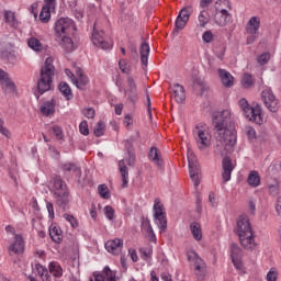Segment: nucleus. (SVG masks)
Returning <instances> with one entry per match:
<instances>
[{"label": "nucleus", "instance_id": "1", "mask_svg": "<svg viewBox=\"0 0 281 281\" xmlns=\"http://www.w3.org/2000/svg\"><path fill=\"white\" fill-rule=\"evenodd\" d=\"M232 121V109L226 108L213 115V125L216 131V146L214 151L216 155H227L232 153V148L236 146L238 136L235 128H227L228 122Z\"/></svg>", "mask_w": 281, "mask_h": 281}, {"label": "nucleus", "instance_id": "2", "mask_svg": "<svg viewBox=\"0 0 281 281\" xmlns=\"http://www.w3.org/2000/svg\"><path fill=\"white\" fill-rule=\"evenodd\" d=\"M234 232L236 236H238L239 243L244 249L254 251V249L258 247V243H256V233H254V227H251L249 216L240 215L237 220Z\"/></svg>", "mask_w": 281, "mask_h": 281}, {"label": "nucleus", "instance_id": "3", "mask_svg": "<svg viewBox=\"0 0 281 281\" xmlns=\"http://www.w3.org/2000/svg\"><path fill=\"white\" fill-rule=\"evenodd\" d=\"M238 105L240 110L244 113V116L249 122H254L255 124L262 125L265 124V114H262V106L258 103H252V105L249 104V101L247 99L241 98L238 101Z\"/></svg>", "mask_w": 281, "mask_h": 281}, {"label": "nucleus", "instance_id": "4", "mask_svg": "<svg viewBox=\"0 0 281 281\" xmlns=\"http://www.w3.org/2000/svg\"><path fill=\"white\" fill-rule=\"evenodd\" d=\"M54 58H46L44 67H42L41 69V78L37 82L38 93L43 94L52 89V81L54 80Z\"/></svg>", "mask_w": 281, "mask_h": 281}, {"label": "nucleus", "instance_id": "5", "mask_svg": "<svg viewBox=\"0 0 281 281\" xmlns=\"http://www.w3.org/2000/svg\"><path fill=\"white\" fill-rule=\"evenodd\" d=\"M153 218L155 225H157L160 234L166 233L168 229V218L166 217V209L161 200L156 198L153 206Z\"/></svg>", "mask_w": 281, "mask_h": 281}, {"label": "nucleus", "instance_id": "6", "mask_svg": "<svg viewBox=\"0 0 281 281\" xmlns=\"http://www.w3.org/2000/svg\"><path fill=\"white\" fill-rule=\"evenodd\" d=\"M193 135L199 150H205L212 146V134L206 125H196Z\"/></svg>", "mask_w": 281, "mask_h": 281}, {"label": "nucleus", "instance_id": "7", "mask_svg": "<svg viewBox=\"0 0 281 281\" xmlns=\"http://www.w3.org/2000/svg\"><path fill=\"white\" fill-rule=\"evenodd\" d=\"M56 36H71L76 34V22L71 18H60L55 22Z\"/></svg>", "mask_w": 281, "mask_h": 281}, {"label": "nucleus", "instance_id": "8", "mask_svg": "<svg viewBox=\"0 0 281 281\" xmlns=\"http://www.w3.org/2000/svg\"><path fill=\"white\" fill-rule=\"evenodd\" d=\"M188 161H189V175L193 181L195 188L201 186V167L196 160V156L192 151H188Z\"/></svg>", "mask_w": 281, "mask_h": 281}, {"label": "nucleus", "instance_id": "9", "mask_svg": "<svg viewBox=\"0 0 281 281\" xmlns=\"http://www.w3.org/2000/svg\"><path fill=\"white\" fill-rule=\"evenodd\" d=\"M261 99L266 109H268L270 113H278V111H280V100L276 98V94H273V91L270 90V88L262 90Z\"/></svg>", "mask_w": 281, "mask_h": 281}, {"label": "nucleus", "instance_id": "10", "mask_svg": "<svg viewBox=\"0 0 281 281\" xmlns=\"http://www.w3.org/2000/svg\"><path fill=\"white\" fill-rule=\"evenodd\" d=\"M188 260L189 262L194 263L195 269V276L199 281L205 280V273H207V270L205 269V261L199 257V254L196 251L191 250L188 252Z\"/></svg>", "mask_w": 281, "mask_h": 281}, {"label": "nucleus", "instance_id": "11", "mask_svg": "<svg viewBox=\"0 0 281 281\" xmlns=\"http://www.w3.org/2000/svg\"><path fill=\"white\" fill-rule=\"evenodd\" d=\"M65 74L77 89H85L89 85V77L80 68H76L75 74L69 69H65Z\"/></svg>", "mask_w": 281, "mask_h": 281}, {"label": "nucleus", "instance_id": "12", "mask_svg": "<svg viewBox=\"0 0 281 281\" xmlns=\"http://www.w3.org/2000/svg\"><path fill=\"white\" fill-rule=\"evenodd\" d=\"M91 42L95 47H99L100 49H113V43L106 42L104 40V31H98L95 29V24L91 36Z\"/></svg>", "mask_w": 281, "mask_h": 281}, {"label": "nucleus", "instance_id": "13", "mask_svg": "<svg viewBox=\"0 0 281 281\" xmlns=\"http://www.w3.org/2000/svg\"><path fill=\"white\" fill-rule=\"evenodd\" d=\"M190 14H192V7H184L180 10L177 19H176V30H183L186 25H188V21H190Z\"/></svg>", "mask_w": 281, "mask_h": 281}, {"label": "nucleus", "instance_id": "14", "mask_svg": "<svg viewBox=\"0 0 281 281\" xmlns=\"http://www.w3.org/2000/svg\"><path fill=\"white\" fill-rule=\"evenodd\" d=\"M93 277L94 281H117L115 271L111 270L109 266H105L102 272H94ZM89 281H93V279Z\"/></svg>", "mask_w": 281, "mask_h": 281}, {"label": "nucleus", "instance_id": "15", "mask_svg": "<svg viewBox=\"0 0 281 281\" xmlns=\"http://www.w3.org/2000/svg\"><path fill=\"white\" fill-rule=\"evenodd\" d=\"M124 247V239L114 238L110 239L105 243V249L109 254H113V256H117L122 254V249Z\"/></svg>", "mask_w": 281, "mask_h": 281}, {"label": "nucleus", "instance_id": "16", "mask_svg": "<svg viewBox=\"0 0 281 281\" xmlns=\"http://www.w3.org/2000/svg\"><path fill=\"white\" fill-rule=\"evenodd\" d=\"M222 168H223V180L229 181L232 179V172H234V164H232L231 157H225L222 161Z\"/></svg>", "mask_w": 281, "mask_h": 281}, {"label": "nucleus", "instance_id": "17", "mask_svg": "<svg viewBox=\"0 0 281 281\" xmlns=\"http://www.w3.org/2000/svg\"><path fill=\"white\" fill-rule=\"evenodd\" d=\"M25 249V241H23V236L16 234L14 235L13 243L9 246V251L12 254H23Z\"/></svg>", "mask_w": 281, "mask_h": 281}, {"label": "nucleus", "instance_id": "18", "mask_svg": "<svg viewBox=\"0 0 281 281\" xmlns=\"http://www.w3.org/2000/svg\"><path fill=\"white\" fill-rule=\"evenodd\" d=\"M260 32V16H251L246 24L247 34H258Z\"/></svg>", "mask_w": 281, "mask_h": 281}, {"label": "nucleus", "instance_id": "19", "mask_svg": "<svg viewBox=\"0 0 281 281\" xmlns=\"http://www.w3.org/2000/svg\"><path fill=\"white\" fill-rule=\"evenodd\" d=\"M0 85L3 91H5V93H15L16 91V86L10 79V77L8 76V72H5L3 77L0 78Z\"/></svg>", "mask_w": 281, "mask_h": 281}, {"label": "nucleus", "instance_id": "20", "mask_svg": "<svg viewBox=\"0 0 281 281\" xmlns=\"http://www.w3.org/2000/svg\"><path fill=\"white\" fill-rule=\"evenodd\" d=\"M232 19V14L221 12V11H215L213 21L216 23V25H220V27H225L229 23Z\"/></svg>", "mask_w": 281, "mask_h": 281}, {"label": "nucleus", "instance_id": "21", "mask_svg": "<svg viewBox=\"0 0 281 281\" xmlns=\"http://www.w3.org/2000/svg\"><path fill=\"white\" fill-rule=\"evenodd\" d=\"M218 76L221 78V81H222V85L224 87H234V76H232V72L223 69V68H220L218 70Z\"/></svg>", "mask_w": 281, "mask_h": 281}, {"label": "nucleus", "instance_id": "22", "mask_svg": "<svg viewBox=\"0 0 281 281\" xmlns=\"http://www.w3.org/2000/svg\"><path fill=\"white\" fill-rule=\"evenodd\" d=\"M142 232L143 234H146L150 243H157V235H155V231L153 229V225H150V221L148 220L143 221Z\"/></svg>", "mask_w": 281, "mask_h": 281}, {"label": "nucleus", "instance_id": "23", "mask_svg": "<svg viewBox=\"0 0 281 281\" xmlns=\"http://www.w3.org/2000/svg\"><path fill=\"white\" fill-rule=\"evenodd\" d=\"M40 111L46 117L49 115H54V113H56V101L52 99L50 101L42 103Z\"/></svg>", "mask_w": 281, "mask_h": 281}, {"label": "nucleus", "instance_id": "24", "mask_svg": "<svg viewBox=\"0 0 281 281\" xmlns=\"http://www.w3.org/2000/svg\"><path fill=\"white\" fill-rule=\"evenodd\" d=\"M190 232L196 243H201V240H203V228L201 227V224L192 222L190 224Z\"/></svg>", "mask_w": 281, "mask_h": 281}, {"label": "nucleus", "instance_id": "25", "mask_svg": "<svg viewBox=\"0 0 281 281\" xmlns=\"http://www.w3.org/2000/svg\"><path fill=\"white\" fill-rule=\"evenodd\" d=\"M27 46L30 47V49L35 52V54H41V52H43L45 49L43 42H41V40H38L37 37H34V36H31L27 40Z\"/></svg>", "mask_w": 281, "mask_h": 281}, {"label": "nucleus", "instance_id": "26", "mask_svg": "<svg viewBox=\"0 0 281 281\" xmlns=\"http://www.w3.org/2000/svg\"><path fill=\"white\" fill-rule=\"evenodd\" d=\"M48 232H49V236L54 243H57V244L63 243V229H60L59 226H57L56 224H52L49 226Z\"/></svg>", "mask_w": 281, "mask_h": 281}, {"label": "nucleus", "instance_id": "27", "mask_svg": "<svg viewBox=\"0 0 281 281\" xmlns=\"http://www.w3.org/2000/svg\"><path fill=\"white\" fill-rule=\"evenodd\" d=\"M173 91V98L178 104H181L182 102H186V90L183 89V86L176 83L172 88Z\"/></svg>", "mask_w": 281, "mask_h": 281}, {"label": "nucleus", "instance_id": "28", "mask_svg": "<svg viewBox=\"0 0 281 281\" xmlns=\"http://www.w3.org/2000/svg\"><path fill=\"white\" fill-rule=\"evenodd\" d=\"M60 169L64 172H72L74 175H76V177L82 176V171L80 170V167L74 162H64L60 165Z\"/></svg>", "mask_w": 281, "mask_h": 281}, {"label": "nucleus", "instance_id": "29", "mask_svg": "<svg viewBox=\"0 0 281 281\" xmlns=\"http://www.w3.org/2000/svg\"><path fill=\"white\" fill-rule=\"evenodd\" d=\"M55 196L58 205H60L61 207H67V204L69 203V201H71V195H69V189L61 192L57 191V194H55Z\"/></svg>", "mask_w": 281, "mask_h": 281}, {"label": "nucleus", "instance_id": "30", "mask_svg": "<svg viewBox=\"0 0 281 281\" xmlns=\"http://www.w3.org/2000/svg\"><path fill=\"white\" fill-rule=\"evenodd\" d=\"M127 92L131 102H135V100H137V86L133 77H127Z\"/></svg>", "mask_w": 281, "mask_h": 281}, {"label": "nucleus", "instance_id": "31", "mask_svg": "<svg viewBox=\"0 0 281 281\" xmlns=\"http://www.w3.org/2000/svg\"><path fill=\"white\" fill-rule=\"evenodd\" d=\"M215 12H224L229 14V12H232V3L229 2V0H217L215 2Z\"/></svg>", "mask_w": 281, "mask_h": 281}, {"label": "nucleus", "instance_id": "32", "mask_svg": "<svg viewBox=\"0 0 281 281\" xmlns=\"http://www.w3.org/2000/svg\"><path fill=\"white\" fill-rule=\"evenodd\" d=\"M148 56H150V45L143 43L140 45V63L145 67H148Z\"/></svg>", "mask_w": 281, "mask_h": 281}, {"label": "nucleus", "instance_id": "33", "mask_svg": "<svg viewBox=\"0 0 281 281\" xmlns=\"http://www.w3.org/2000/svg\"><path fill=\"white\" fill-rule=\"evenodd\" d=\"M48 271L53 278H63V267H60V263L56 261H52L48 265Z\"/></svg>", "mask_w": 281, "mask_h": 281}, {"label": "nucleus", "instance_id": "34", "mask_svg": "<svg viewBox=\"0 0 281 281\" xmlns=\"http://www.w3.org/2000/svg\"><path fill=\"white\" fill-rule=\"evenodd\" d=\"M59 92L66 100H74V92L71 91V87H69V83L63 81L58 86Z\"/></svg>", "mask_w": 281, "mask_h": 281}, {"label": "nucleus", "instance_id": "35", "mask_svg": "<svg viewBox=\"0 0 281 281\" xmlns=\"http://www.w3.org/2000/svg\"><path fill=\"white\" fill-rule=\"evenodd\" d=\"M119 170L123 181L122 188H128V168H126L124 160L119 161Z\"/></svg>", "mask_w": 281, "mask_h": 281}, {"label": "nucleus", "instance_id": "36", "mask_svg": "<svg viewBox=\"0 0 281 281\" xmlns=\"http://www.w3.org/2000/svg\"><path fill=\"white\" fill-rule=\"evenodd\" d=\"M260 173H258V171L252 170L249 172L247 183L250 188H258L260 186Z\"/></svg>", "mask_w": 281, "mask_h": 281}, {"label": "nucleus", "instance_id": "37", "mask_svg": "<svg viewBox=\"0 0 281 281\" xmlns=\"http://www.w3.org/2000/svg\"><path fill=\"white\" fill-rule=\"evenodd\" d=\"M35 269L42 281H52V277H49V270H47V268H45L43 265L37 263Z\"/></svg>", "mask_w": 281, "mask_h": 281}, {"label": "nucleus", "instance_id": "38", "mask_svg": "<svg viewBox=\"0 0 281 281\" xmlns=\"http://www.w3.org/2000/svg\"><path fill=\"white\" fill-rule=\"evenodd\" d=\"M5 23L10 25V27H19V20L16 19V14L12 11L4 12Z\"/></svg>", "mask_w": 281, "mask_h": 281}, {"label": "nucleus", "instance_id": "39", "mask_svg": "<svg viewBox=\"0 0 281 281\" xmlns=\"http://www.w3.org/2000/svg\"><path fill=\"white\" fill-rule=\"evenodd\" d=\"M57 38H61L60 45L67 52H74V41L69 35L58 36Z\"/></svg>", "mask_w": 281, "mask_h": 281}, {"label": "nucleus", "instance_id": "40", "mask_svg": "<svg viewBox=\"0 0 281 281\" xmlns=\"http://www.w3.org/2000/svg\"><path fill=\"white\" fill-rule=\"evenodd\" d=\"M198 21L200 27H205L207 23H210V13L207 12V10L203 9L202 11H200L198 15Z\"/></svg>", "mask_w": 281, "mask_h": 281}, {"label": "nucleus", "instance_id": "41", "mask_svg": "<svg viewBox=\"0 0 281 281\" xmlns=\"http://www.w3.org/2000/svg\"><path fill=\"white\" fill-rule=\"evenodd\" d=\"M67 183L63 181V179H56L53 186V192L54 194H58V192H65L67 191Z\"/></svg>", "mask_w": 281, "mask_h": 281}, {"label": "nucleus", "instance_id": "42", "mask_svg": "<svg viewBox=\"0 0 281 281\" xmlns=\"http://www.w3.org/2000/svg\"><path fill=\"white\" fill-rule=\"evenodd\" d=\"M231 258L232 260H241L243 259V249L238 245H231Z\"/></svg>", "mask_w": 281, "mask_h": 281}, {"label": "nucleus", "instance_id": "43", "mask_svg": "<svg viewBox=\"0 0 281 281\" xmlns=\"http://www.w3.org/2000/svg\"><path fill=\"white\" fill-rule=\"evenodd\" d=\"M50 20H52V9L47 7H43L40 13V21H42V23H49Z\"/></svg>", "mask_w": 281, "mask_h": 281}, {"label": "nucleus", "instance_id": "44", "mask_svg": "<svg viewBox=\"0 0 281 281\" xmlns=\"http://www.w3.org/2000/svg\"><path fill=\"white\" fill-rule=\"evenodd\" d=\"M149 159L155 161L159 168L164 166V160L159 159V154L157 153V147H151L149 150Z\"/></svg>", "mask_w": 281, "mask_h": 281}, {"label": "nucleus", "instance_id": "45", "mask_svg": "<svg viewBox=\"0 0 281 281\" xmlns=\"http://www.w3.org/2000/svg\"><path fill=\"white\" fill-rule=\"evenodd\" d=\"M143 260H150L153 258V245H148L139 249Z\"/></svg>", "mask_w": 281, "mask_h": 281}, {"label": "nucleus", "instance_id": "46", "mask_svg": "<svg viewBox=\"0 0 281 281\" xmlns=\"http://www.w3.org/2000/svg\"><path fill=\"white\" fill-rule=\"evenodd\" d=\"M105 128L106 124H104V121H99L93 130L95 137H102V135H104Z\"/></svg>", "mask_w": 281, "mask_h": 281}, {"label": "nucleus", "instance_id": "47", "mask_svg": "<svg viewBox=\"0 0 281 281\" xmlns=\"http://www.w3.org/2000/svg\"><path fill=\"white\" fill-rule=\"evenodd\" d=\"M241 86L244 89H249L250 87H254V77L249 74H245L241 77Z\"/></svg>", "mask_w": 281, "mask_h": 281}, {"label": "nucleus", "instance_id": "48", "mask_svg": "<svg viewBox=\"0 0 281 281\" xmlns=\"http://www.w3.org/2000/svg\"><path fill=\"white\" fill-rule=\"evenodd\" d=\"M268 192L272 196H278L280 192V183L278 182V180H274L273 183H268Z\"/></svg>", "mask_w": 281, "mask_h": 281}, {"label": "nucleus", "instance_id": "49", "mask_svg": "<svg viewBox=\"0 0 281 281\" xmlns=\"http://www.w3.org/2000/svg\"><path fill=\"white\" fill-rule=\"evenodd\" d=\"M103 212H104V216H105V218H108V221H114L115 209H113V206H111V205L104 206Z\"/></svg>", "mask_w": 281, "mask_h": 281}, {"label": "nucleus", "instance_id": "50", "mask_svg": "<svg viewBox=\"0 0 281 281\" xmlns=\"http://www.w3.org/2000/svg\"><path fill=\"white\" fill-rule=\"evenodd\" d=\"M98 192L101 199H111V193L109 192V187H106V184H100L98 187Z\"/></svg>", "mask_w": 281, "mask_h": 281}, {"label": "nucleus", "instance_id": "51", "mask_svg": "<svg viewBox=\"0 0 281 281\" xmlns=\"http://www.w3.org/2000/svg\"><path fill=\"white\" fill-rule=\"evenodd\" d=\"M119 68L121 69L122 74H126L127 76L131 74V66L126 59L119 60Z\"/></svg>", "mask_w": 281, "mask_h": 281}, {"label": "nucleus", "instance_id": "52", "mask_svg": "<svg viewBox=\"0 0 281 281\" xmlns=\"http://www.w3.org/2000/svg\"><path fill=\"white\" fill-rule=\"evenodd\" d=\"M64 218H65V221H67V223L70 224V226L74 229H76V227H78V220L76 217H74V215L65 213Z\"/></svg>", "mask_w": 281, "mask_h": 281}, {"label": "nucleus", "instance_id": "53", "mask_svg": "<svg viewBox=\"0 0 281 281\" xmlns=\"http://www.w3.org/2000/svg\"><path fill=\"white\" fill-rule=\"evenodd\" d=\"M0 135H3V137H7V139L12 138V132L8 130V127L3 126V120L0 119Z\"/></svg>", "mask_w": 281, "mask_h": 281}, {"label": "nucleus", "instance_id": "54", "mask_svg": "<svg viewBox=\"0 0 281 281\" xmlns=\"http://www.w3.org/2000/svg\"><path fill=\"white\" fill-rule=\"evenodd\" d=\"M270 59H271V54L263 53L257 58V63H259V65H267V63H269Z\"/></svg>", "mask_w": 281, "mask_h": 281}, {"label": "nucleus", "instance_id": "55", "mask_svg": "<svg viewBox=\"0 0 281 281\" xmlns=\"http://www.w3.org/2000/svg\"><path fill=\"white\" fill-rule=\"evenodd\" d=\"M245 133L249 139V142H254L256 139V130L251 126H246L245 127Z\"/></svg>", "mask_w": 281, "mask_h": 281}, {"label": "nucleus", "instance_id": "56", "mask_svg": "<svg viewBox=\"0 0 281 281\" xmlns=\"http://www.w3.org/2000/svg\"><path fill=\"white\" fill-rule=\"evenodd\" d=\"M82 113L88 120H93V117H95V110L93 108H86L82 110Z\"/></svg>", "mask_w": 281, "mask_h": 281}, {"label": "nucleus", "instance_id": "57", "mask_svg": "<svg viewBox=\"0 0 281 281\" xmlns=\"http://www.w3.org/2000/svg\"><path fill=\"white\" fill-rule=\"evenodd\" d=\"M232 262L237 271L245 273V267L243 266V259H233Z\"/></svg>", "mask_w": 281, "mask_h": 281}, {"label": "nucleus", "instance_id": "58", "mask_svg": "<svg viewBox=\"0 0 281 281\" xmlns=\"http://www.w3.org/2000/svg\"><path fill=\"white\" fill-rule=\"evenodd\" d=\"M79 132L81 133V135H89V124L87 123V121H82L79 124Z\"/></svg>", "mask_w": 281, "mask_h": 281}, {"label": "nucleus", "instance_id": "59", "mask_svg": "<svg viewBox=\"0 0 281 281\" xmlns=\"http://www.w3.org/2000/svg\"><path fill=\"white\" fill-rule=\"evenodd\" d=\"M202 41L204 43H212V41H214V34H212V31H205L202 35Z\"/></svg>", "mask_w": 281, "mask_h": 281}, {"label": "nucleus", "instance_id": "60", "mask_svg": "<svg viewBox=\"0 0 281 281\" xmlns=\"http://www.w3.org/2000/svg\"><path fill=\"white\" fill-rule=\"evenodd\" d=\"M53 133L58 139H63V137H65V134L63 133V127L58 125L53 126Z\"/></svg>", "mask_w": 281, "mask_h": 281}, {"label": "nucleus", "instance_id": "61", "mask_svg": "<svg viewBox=\"0 0 281 281\" xmlns=\"http://www.w3.org/2000/svg\"><path fill=\"white\" fill-rule=\"evenodd\" d=\"M46 209H47V212H48V217L54 220L55 218L54 204L49 201H46Z\"/></svg>", "mask_w": 281, "mask_h": 281}, {"label": "nucleus", "instance_id": "62", "mask_svg": "<svg viewBox=\"0 0 281 281\" xmlns=\"http://www.w3.org/2000/svg\"><path fill=\"white\" fill-rule=\"evenodd\" d=\"M44 8H48V10H56V5H58L57 0H44Z\"/></svg>", "mask_w": 281, "mask_h": 281}, {"label": "nucleus", "instance_id": "63", "mask_svg": "<svg viewBox=\"0 0 281 281\" xmlns=\"http://www.w3.org/2000/svg\"><path fill=\"white\" fill-rule=\"evenodd\" d=\"M266 280H267V281H277V280H278V272H277V271H273V270H270V271L267 273Z\"/></svg>", "mask_w": 281, "mask_h": 281}, {"label": "nucleus", "instance_id": "64", "mask_svg": "<svg viewBox=\"0 0 281 281\" xmlns=\"http://www.w3.org/2000/svg\"><path fill=\"white\" fill-rule=\"evenodd\" d=\"M274 207L278 216H281V195L277 199Z\"/></svg>", "mask_w": 281, "mask_h": 281}]
</instances>
